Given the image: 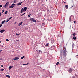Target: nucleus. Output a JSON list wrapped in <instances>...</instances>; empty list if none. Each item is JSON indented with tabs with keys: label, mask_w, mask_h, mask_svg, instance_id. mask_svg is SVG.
<instances>
[{
	"label": "nucleus",
	"mask_w": 78,
	"mask_h": 78,
	"mask_svg": "<svg viewBox=\"0 0 78 78\" xmlns=\"http://www.w3.org/2000/svg\"><path fill=\"white\" fill-rule=\"evenodd\" d=\"M65 57H66L67 56V51H66V49H65L64 51Z\"/></svg>",
	"instance_id": "7ed1b4c3"
},
{
	"label": "nucleus",
	"mask_w": 78,
	"mask_h": 78,
	"mask_svg": "<svg viewBox=\"0 0 78 78\" xmlns=\"http://www.w3.org/2000/svg\"><path fill=\"white\" fill-rule=\"evenodd\" d=\"M1 60H2V59H1Z\"/></svg>",
	"instance_id": "864d4df0"
},
{
	"label": "nucleus",
	"mask_w": 78,
	"mask_h": 78,
	"mask_svg": "<svg viewBox=\"0 0 78 78\" xmlns=\"http://www.w3.org/2000/svg\"><path fill=\"white\" fill-rule=\"evenodd\" d=\"M19 59V57H15L14 58H13L12 59L13 60H17Z\"/></svg>",
	"instance_id": "423d86ee"
},
{
	"label": "nucleus",
	"mask_w": 78,
	"mask_h": 78,
	"mask_svg": "<svg viewBox=\"0 0 78 78\" xmlns=\"http://www.w3.org/2000/svg\"><path fill=\"white\" fill-rule=\"evenodd\" d=\"M23 58H25V56H23L21 57V59H23Z\"/></svg>",
	"instance_id": "6ab92c4d"
},
{
	"label": "nucleus",
	"mask_w": 78,
	"mask_h": 78,
	"mask_svg": "<svg viewBox=\"0 0 78 78\" xmlns=\"http://www.w3.org/2000/svg\"><path fill=\"white\" fill-rule=\"evenodd\" d=\"M5 30L4 29L0 31V32L1 33H3V32H5Z\"/></svg>",
	"instance_id": "39448f33"
},
{
	"label": "nucleus",
	"mask_w": 78,
	"mask_h": 78,
	"mask_svg": "<svg viewBox=\"0 0 78 78\" xmlns=\"http://www.w3.org/2000/svg\"><path fill=\"white\" fill-rule=\"evenodd\" d=\"M5 12V11H4V10H2V12Z\"/></svg>",
	"instance_id": "f704fd0d"
},
{
	"label": "nucleus",
	"mask_w": 78,
	"mask_h": 78,
	"mask_svg": "<svg viewBox=\"0 0 78 78\" xmlns=\"http://www.w3.org/2000/svg\"><path fill=\"white\" fill-rule=\"evenodd\" d=\"M11 18H12V17L9 18V20H10L11 19Z\"/></svg>",
	"instance_id": "7c9ffc66"
},
{
	"label": "nucleus",
	"mask_w": 78,
	"mask_h": 78,
	"mask_svg": "<svg viewBox=\"0 0 78 78\" xmlns=\"http://www.w3.org/2000/svg\"><path fill=\"white\" fill-rule=\"evenodd\" d=\"M6 41H7V42H9V40H8V39H6Z\"/></svg>",
	"instance_id": "393cba45"
},
{
	"label": "nucleus",
	"mask_w": 78,
	"mask_h": 78,
	"mask_svg": "<svg viewBox=\"0 0 78 78\" xmlns=\"http://www.w3.org/2000/svg\"><path fill=\"white\" fill-rule=\"evenodd\" d=\"M59 64V62H57L56 63V65H57V66L58 65V64Z\"/></svg>",
	"instance_id": "4be33fe9"
},
{
	"label": "nucleus",
	"mask_w": 78,
	"mask_h": 78,
	"mask_svg": "<svg viewBox=\"0 0 78 78\" xmlns=\"http://www.w3.org/2000/svg\"><path fill=\"white\" fill-rule=\"evenodd\" d=\"M76 58H77V57H78V56H76Z\"/></svg>",
	"instance_id": "8fccbe9b"
},
{
	"label": "nucleus",
	"mask_w": 78,
	"mask_h": 78,
	"mask_svg": "<svg viewBox=\"0 0 78 78\" xmlns=\"http://www.w3.org/2000/svg\"><path fill=\"white\" fill-rule=\"evenodd\" d=\"M4 70H5V69H1V72H4Z\"/></svg>",
	"instance_id": "aec40b11"
},
{
	"label": "nucleus",
	"mask_w": 78,
	"mask_h": 78,
	"mask_svg": "<svg viewBox=\"0 0 78 78\" xmlns=\"http://www.w3.org/2000/svg\"><path fill=\"white\" fill-rule=\"evenodd\" d=\"M5 14H8V11H5Z\"/></svg>",
	"instance_id": "412c9836"
},
{
	"label": "nucleus",
	"mask_w": 78,
	"mask_h": 78,
	"mask_svg": "<svg viewBox=\"0 0 78 78\" xmlns=\"http://www.w3.org/2000/svg\"><path fill=\"white\" fill-rule=\"evenodd\" d=\"M9 20L7 19L6 20V22H8Z\"/></svg>",
	"instance_id": "a878e982"
},
{
	"label": "nucleus",
	"mask_w": 78,
	"mask_h": 78,
	"mask_svg": "<svg viewBox=\"0 0 78 78\" xmlns=\"http://www.w3.org/2000/svg\"><path fill=\"white\" fill-rule=\"evenodd\" d=\"M2 5H0V8H2Z\"/></svg>",
	"instance_id": "bb28decb"
},
{
	"label": "nucleus",
	"mask_w": 78,
	"mask_h": 78,
	"mask_svg": "<svg viewBox=\"0 0 78 78\" xmlns=\"http://www.w3.org/2000/svg\"><path fill=\"white\" fill-rule=\"evenodd\" d=\"M74 23H76V21H73Z\"/></svg>",
	"instance_id": "79ce46f5"
},
{
	"label": "nucleus",
	"mask_w": 78,
	"mask_h": 78,
	"mask_svg": "<svg viewBox=\"0 0 78 78\" xmlns=\"http://www.w3.org/2000/svg\"><path fill=\"white\" fill-rule=\"evenodd\" d=\"M5 22H6V20H4L1 23L2 24H3L4 23H5Z\"/></svg>",
	"instance_id": "4468645a"
},
{
	"label": "nucleus",
	"mask_w": 78,
	"mask_h": 78,
	"mask_svg": "<svg viewBox=\"0 0 78 78\" xmlns=\"http://www.w3.org/2000/svg\"><path fill=\"white\" fill-rule=\"evenodd\" d=\"M22 23H23V22H21L19 24H18V26H20V25H22Z\"/></svg>",
	"instance_id": "9d476101"
},
{
	"label": "nucleus",
	"mask_w": 78,
	"mask_h": 78,
	"mask_svg": "<svg viewBox=\"0 0 78 78\" xmlns=\"http://www.w3.org/2000/svg\"><path fill=\"white\" fill-rule=\"evenodd\" d=\"M39 51V52H41V51L39 50V51Z\"/></svg>",
	"instance_id": "58836bf2"
},
{
	"label": "nucleus",
	"mask_w": 78,
	"mask_h": 78,
	"mask_svg": "<svg viewBox=\"0 0 78 78\" xmlns=\"http://www.w3.org/2000/svg\"><path fill=\"white\" fill-rule=\"evenodd\" d=\"M17 42H19V40H16Z\"/></svg>",
	"instance_id": "37998d69"
},
{
	"label": "nucleus",
	"mask_w": 78,
	"mask_h": 78,
	"mask_svg": "<svg viewBox=\"0 0 78 78\" xmlns=\"http://www.w3.org/2000/svg\"><path fill=\"white\" fill-rule=\"evenodd\" d=\"M17 1H16V0H15L14 1V3H16Z\"/></svg>",
	"instance_id": "c85d7f7f"
},
{
	"label": "nucleus",
	"mask_w": 78,
	"mask_h": 78,
	"mask_svg": "<svg viewBox=\"0 0 78 78\" xmlns=\"http://www.w3.org/2000/svg\"><path fill=\"white\" fill-rule=\"evenodd\" d=\"M72 16V15L70 16L69 17V21L71 22L72 21V19H71V17Z\"/></svg>",
	"instance_id": "9b49d317"
},
{
	"label": "nucleus",
	"mask_w": 78,
	"mask_h": 78,
	"mask_svg": "<svg viewBox=\"0 0 78 78\" xmlns=\"http://www.w3.org/2000/svg\"><path fill=\"white\" fill-rule=\"evenodd\" d=\"M2 15V13L0 12V16H1V15Z\"/></svg>",
	"instance_id": "473e14b6"
},
{
	"label": "nucleus",
	"mask_w": 78,
	"mask_h": 78,
	"mask_svg": "<svg viewBox=\"0 0 78 78\" xmlns=\"http://www.w3.org/2000/svg\"><path fill=\"white\" fill-rule=\"evenodd\" d=\"M68 72H69V73H71V72H72V69L71 68H69L68 70Z\"/></svg>",
	"instance_id": "20e7f679"
},
{
	"label": "nucleus",
	"mask_w": 78,
	"mask_h": 78,
	"mask_svg": "<svg viewBox=\"0 0 78 78\" xmlns=\"http://www.w3.org/2000/svg\"><path fill=\"white\" fill-rule=\"evenodd\" d=\"M27 9V7H25L24 8L23 11H26Z\"/></svg>",
	"instance_id": "0eeeda50"
},
{
	"label": "nucleus",
	"mask_w": 78,
	"mask_h": 78,
	"mask_svg": "<svg viewBox=\"0 0 78 78\" xmlns=\"http://www.w3.org/2000/svg\"><path fill=\"white\" fill-rule=\"evenodd\" d=\"M23 9L22 8L21 10V13H22V12H23Z\"/></svg>",
	"instance_id": "a211bd4d"
},
{
	"label": "nucleus",
	"mask_w": 78,
	"mask_h": 78,
	"mask_svg": "<svg viewBox=\"0 0 78 78\" xmlns=\"http://www.w3.org/2000/svg\"><path fill=\"white\" fill-rule=\"evenodd\" d=\"M5 76L6 77H7V78H10V76H9L8 75H6Z\"/></svg>",
	"instance_id": "dca6fc26"
},
{
	"label": "nucleus",
	"mask_w": 78,
	"mask_h": 78,
	"mask_svg": "<svg viewBox=\"0 0 78 78\" xmlns=\"http://www.w3.org/2000/svg\"><path fill=\"white\" fill-rule=\"evenodd\" d=\"M73 39H74V40H76V37L75 36L73 37Z\"/></svg>",
	"instance_id": "6e6552de"
},
{
	"label": "nucleus",
	"mask_w": 78,
	"mask_h": 78,
	"mask_svg": "<svg viewBox=\"0 0 78 78\" xmlns=\"http://www.w3.org/2000/svg\"><path fill=\"white\" fill-rule=\"evenodd\" d=\"M24 14H25V13L23 14H22L21 15V16H23V15H24Z\"/></svg>",
	"instance_id": "c756f323"
},
{
	"label": "nucleus",
	"mask_w": 78,
	"mask_h": 78,
	"mask_svg": "<svg viewBox=\"0 0 78 78\" xmlns=\"http://www.w3.org/2000/svg\"><path fill=\"white\" fill-rule=\"evenodd\" d=\"M75 35H76V34H75V33H74L73 34V36H75Z\"/></svg>",
	"instance_id": "b1692460"
},
{
	"label": "nucleus",
	"mask_w": 78,
	"mask_h": 78,
	"mask_svg": "<svg viewBox=\"0 0 78 78\" xmlns=\"http://www.w3.org/2000/svg\"><path fill=\"white\" fill-rule=\"evenodd\" d=\"M28 64H29V63H27V64H26V65H28Z\"/></svg>",
	"instance_id": "ea45409f"
},
{
	"label": "nucleus",
	"mask_w": 78,
	"mask_h": 78,
	"mask_svg": "<svg viewBox=\"0 0 78 78\" xmlns=\"http://www.w3.org/2000/svg\"><path fill=\"white\" fill-rule=\"evenodd\" d=\"M23 66H26L27 65V64H23Z\"/></svg>",
	"instance_id": "2f4dec72"
},
{
	"label": "nucleus",
	"mask_w": 78,
	"mask_h": 78,
	"mask_svg": "<svg viewBox=\"0 0 78 78\" xmlns=\"http://www.w3.org/2000/svg\"><path fill=\"white\" fill-rule=\"evenodd\" d=\"M65 7H66V9H68V8L69 7L68 6V5H66Z\"/></svg>",
	"instance_id": "2eb2a0df"
},
{
	"label": "nucleus",
	"mask_w": 78,
	"mask_h": 78,
	"mask_svg": "<svg viewBox=\"0 0 78 78\" xmlns=\"http://www.w3.org/2000/svg\"><path fill=\"white\" fill-rule=\"evenodd\" d=\"M45 47H49V44L47 43L45 45Z\"/></svg>",
	"instance_id": "f8f14e48"
},
{
	"label": "nucleus",
	"mask_w": 78,
	"mask_h": 78,
	"mask_svg": "<svg viewBox=\"0 0 78 78\" xmlns=\"http://www.w3.org/2000/svg\"><path fill=\"white\" fill-rule=\"evenodd\" d=\"M1 51H2V50L0 51V54L1 53Z\"/></svg>",
	"instance_id": "a18cd8bd"
},
{
	"label": "nucleus",
	"mask_w": 78,
	"mask_h": 78,
	"mask_svg": "<svg viewBox=\"0 0 78 78\" xmlns=\"http://www.w3.org/2000/svg\"><path fill=\"white\" fill-rule=\"evenodd\" d=\"M1 43V41H0V44Z\"/></svg>",
	"instance_id": "09e8293b"
},
{
	"label": "nucleus",
	"mask_w": 78,
	"mask_h": 78,
	"mask_svg": "<svg viewBox=\"0 0 78 78\" xmlns=\"http://www.w3.org/2000/svg\"><path fill=\"white\" fill-rule=\"evenodd\" d=\"M17 36H19V34H17V33L16 34Z\"/></svg>",
	"instance_id": "c9c22d12"
},
{
	"label": "nucleus",
	"mask_w": 78,
	"mask_h": 78,
	"mask_svg": "<svg viewBox=\"0 0 78 78\" xmlns=\"http://www.w3.org/2000/svg\"><path fill=\"white\" fill-rule=\"evenodd\" d=\"M76 56H77V58H78V55H77Z\"/></svg>",
	"instance_id": "4c0bfd02"
},
{
	"label": "nucleus",
	"mask_w": 78,
	"mask_h": 78,
	"mask_svg": "<svg viewBox=\"0 0 78 78\" xmlns=\"http://www.w3.org/2000/svg\"><path fill=\"white\" fill-rule=\"evenodd\" d=\"M28 16L29 17H30V15H28Z\"/></svg>",
	"instance_id": "e433bc0d"
},
{
	"label": "nucleus",
	"mask_w": 78,
	"mask_h": 78,
	"mask_svg": "<svg viewBox=\"0 0 78 78\" xmlns=\"http://www.w3.org/2000/svg\"><path fill=\"white\" fill-rule=\"evenodd\" d=\"M64 3L66 4V2H64Z\"/></svg>",
	"instance_id": "49530a36"
},
{
	"label": "nucleus",
	"mask_w": 78,
	"mask_h": 78,
	"mask_svg": "<svg viewBox=\"0 0 78 78\" xmlns=\"http://www.w3.org/2000/svg\"><path fill=\"white\" fill-rule=\"evenodd\" d=\"M9 8H10V9L13 8V7H12V6H10L9 7Z\"/></svg>",
	"instance_id": "5701e85b"
},
{
	"label": "nucleus",
	"mask_w": 78,
	"mask_h": 78,
	"mask_svg": "<svg viewBox=\"0 0 78 78\" xmlns=\"http://www.w3.org/2000/svg\"><path fill=\"white\" fill-rule=\"evenodd\" d=\"M1 60H2V59H1Z\"/></svg>",
	"instance_id": "603ef678"
},
{
	"label": "nucleus",
	"mask_w": 78,
	"mask_h": 78,
	"mask_svg": "<svg viewBox=\"0 0 78 78\" xmlns=\"http://www.w3.org/2000/svg\"><path fill=\"white\" fill-rule=\"evenodd\" d=\"M16 23H17L16 22H15V23L14 24H16Z\"/></svg>",
	"instance_id": "c03bdc74"
},
{
	"label": "nucleus",
	"mask_w": 78,
	"mask_h": 78,
	"mask_svg": "<svg viewBox=\"0 0 78 78\" xmlns=\"http://www.w3.org/2000/svg\"><path fill=\"white\" fill-rule=\"evenodd\" d=\"M9 4V2H7L6 3L5 5H4L5 8H6V7H7V6H8Z\"/></svg>",
	"instance_id": "f03ea898"
},
{
	"label": "nucleus",
	"mask_w": 78,
	"mask_h": 78,
	"mask_svg": "<svg viewBox=\"0 0 78 78\" xmlns=\"http://www.w3.org/2000/svg\"><path fill=\"white\" fill-rule=\"evenodd\" d=\"M22 2H21V3H18L17 5L18 6H19V5L20 6L21 5V4H22Z\"/></svg>",
	"instance_id": "1a4fd4ad"
},
{
	"label": "nucleus",
	"mask_w": 78,
	"mask_h": 78,
	"mask_svg": "<svg viewBox=\"0 0 78 78\" xmlns=\"http://www.w3.org/2000/svg\"><path fill=\"white\" fill-rule=\"evenodd\" d=\"M55 67H56V65H55Z\"/></svg>",
	"instance_id": "de8ad7c7"
},
{
	"label": "nucleus",
	"mask_w": 78,
	"mask_h": 78,
	"mask_svg": "<svg viewBox=\"0 0 78 78\" xmlns=\"http://www.w3.org/2000/svg\"><path fill=\"white\" fill-rule=\"evenodd\" d=\"M42 25H44V23H42Z\"/></svg>",
	"instance_id": "72a5a7b5"
},
{
	"label": "nucleus",
	"mask_w": 78,
	"mask_h": 78,
	"mask_svg": "<svg viewBox=\"0 0 78 78\" xmlns=\"http://www.w3.org/2000/svg\"><path fill=\"white\" fill-rule=\"evenodd\" d=\"M47 0H46V1H47Z\"/></svg>",
	"instance_id": "3c124183"
},
{
	"label": "nucleus",
	"mask_w": 78,
	"mask_h": 78,
	"mask_svg": "<svg viewBox=\"0 0 78 78\" xmlns=\"http://www.w3.org/2000/svg\"><path fill=\"white\" fill-rule=\"evenodd\" d=\"M15 4H12L11 5L12 6V7H13V8H14V7L15 6Z\"/></svg>",
	"instance_id": "f3484780"
},
{
	"label": "nucleus",
	"mask_w": 78,
	"mask_h": 78,
	"mask_svg": "<svg viewBox=\"0 0 78 78\" xmlns=\"http://www.w3.org/2000/svg\"><path fill=\"white\" fill-rule=\"evenodd\" d=\"M1 67H3V65H1Z\"/></svg>",
	"instance_id": "a19ab883"
},
{
	"label": "nucleus",
	"mask_w": 78,
	"mask_h": 78,
	"mask_svg": "<svg viewBox=\"0 0 78 78\" xmlns=\"http://www.w3.org/2000/svg\"><path fill=\"white\" fill-rule=\"evenodd\" d=\"M38 22H39V21H38Z\"/></svg>",
	"instance_id": "5fc2aeb1"
},
{
	"label": "nucleus",
	"mask_w": 78,
	"mask_h": 78,
	"mask_svg": "<svg viewBox=\"0 0 78 78\" xmlns=\"http://www.w3.org/2000/svg\"><path fill=\"white\" fill-rule=\"evenodd\" d=\"M13 67V66H10L9 67V69L10 70L11 69H12Z\"/></svg>",
	"instance_id": "ddd939ff"
},
{
	"label": "nucleus",
	"mask_w": 78,
	"mask_h": 78,
	"mask_svg": "<svg viewBox=\"0 0 78 78\" xmlns=\"http://www.w3.org/2000/svg\"><path fill=\"white\" fill-rule=\"evenodd\" d=\"M2 26V24H0V28H1Z\"/></svg>",
	"instance_id": "cd10ccee"
},
{
	"label": "nucleus",
	"mask_w": 78,
	"mask_h": 78,
	"mask_svg": "<svg viewBox=\"0 0 78 78\" xmlns=\"http://www.w3.org/2000/svg\"><path fill=\"white\" fill-rule=\"evenodd\" d=\"M30 20L32 22H36V20L34 18H30Z\"/></svg>",
	"instance_id": "f257e3e1"
}]
</instances>
